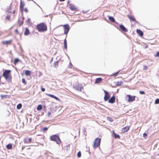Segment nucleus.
<instances>
[{
  "label": "nucleus",
  "instance_id": "1",
  "mask_svg": "<svg viewBox=\"0 0 159 159\" xmlns=\"http://www.w3.org/2000/svg\"><path fill=\"white\" fill-rule=\"evenodd\" d=\"M36 28L39 32H44L47 30V25L43 23H41L37 25Z\"/></svg>",
  "mask_w": 159,
  "mask_h": 159
},
{
  "label": "nucleus",
  "instance_id": "2",
  "mask_svg": "<svg viewBox=\"0 0 159 159\" xmlns=\"http://www.w3.org/2000/svg\"><path fill=\"white\" fill-rule=\"evenodd\" d=\"M11 70H5L3 72L2 76L7 80L11 81L12 77L11 75Z\"/></svg>",
  "mask_w": 159,
  "mask_h": 159
},
{
  "label": "nucleus",
  "instance_id": "3",
  "mask_svg": "<svg viewBox=\"0 0 159 159\" xmlns=\"http://www.w3.org/2000/svg\"><path fill=\"white\" fill-rule=\"evenodd\" d=\"M50 139L52 141L55 142L58 144H60L61 142L59 136L57 134H54L51 136L50 137Z\"/></svg>",
  "mask_w": 159,
  "mask_h": 159
},
{
  "label": "nucleus",
  "instance_id": "4",
  "mask_svg": "<svg viewBox=\"0 0 159 159\" xmlns=\"http://www.w3.org/2000/svg\"><path fill=\"white\" fill-rule=\"evenodd\" d=\"M101 140V139H99L98 138H96L95 139L93 145V147L94 148H97L100 146Z\"/></svg>",
  "mask_w": 159,
  "mask_h": 159
},
{
  "label": "nucleus",
  "instance_id": "5",
  "mask_svg": "<svg viewBox=\"0 0 159 159\" xmlns=\"http://www.w3.org/2000/svg\"><path fill=\"white\" fill-rule=\"evenodd\" d=\"M104 92L105 93L104 99L105 101H107L109 99L110 97V95L108 92L104 90Z\"/></svg>",
  "mask_w": 159,
  "mask_h": 159
},
{
  "label": "nucleus",
  "instance_id": "6",
  "mask_svg": "<svg viewBox=\"0 0 159 159\" xmlns=\"http://www.w3.org/2000/svg\"><path fill=\"white\" fill-rule=\"evenodd\" d=\"M82 11L84 14H85V15H84V16L87 18H88L91 16V13L89 12V9H84Z\"/></svg>",
  "mask_w": 159,
  "mask_h": 159
},
{
  "label": "nucleus",
  "instance_id": "7",
  "mask_svg": "<svg viewBox=\"0 0 159 159\" xmlns=\"http://www.w3.org/2000/svg\"><path fill=\"white\" fill-rule=\"evenodd\" d=\"M64 34L67 35L70 30V26L68 24L63 25Z\"/></svg>",
  "mask_w": 159,
  "mask_h": 159
},
{
  "label": "nucleus",
  "instance_id": "8",
  "mask_svg": "<svg viewBox=\"0 0 159 159\" xmlns=\"http://www.w3.org/2000/svg\"><path fill=\"white\" fill-rule=\"evenodd\" d=\"M126 98H128L127 101L129 102H131L135 100V96H132L130 95H126Z\"/></svg>",
  "mask_w": 159,
  "mask_h": 159
},
{
  "label": "nucleus",
  "instance_id": "9",
  "mask_svg": "<svg viewBox=\"0 0 159 159\" xmlns=\"http://www.w3.org/2000/svg\"><path fill=\"white\" fill-rule=\"evenodd\" d=\"M127 17L130 20V22H134L136 23H138V22L136 20L134 16L128 15Z\"/></svg>",
  "mask_w": 159,
  "mask_h": 159
},
{
  "label": "nucleus",
  "instance_id": "10",
  "mask_svg": "<svg viewBox=\"0 0 159 159\" xmlns=\"http://www.w3.org/2000/svg\"><path fill=\"white\" fill-rule=\"evenodd\" d=\"M130 126H126L125 127L122 128L121 129V132L122 133H125L127 132L129 129Z\"/></svg>",
  "mask_w": 159,
  "mask_h": 159
},
{
  "label": "nucleus",
  "instance_id": "11",
  "mask_svg": "<svg viewBox=\"0 0 159 159\" xmlns=\"http://www.w3.org/2000/svg\"><path fill=\"white\" fill-rule=\"evenodd\" d=\"M69 8L70 10L73 11H75L77 10V8H76L75 5L72 4H70L69 5Z\"/></svg>",
  "mask_w": 159,
  "mask_h": 159
},
{
  "label": "nucleus",
  "instance_id": "12",
  "mask_svg": "<svg viewBox=\"0 0 159 159\" xmlns=\"http://www.w3.org/2000/svg\"><path fill=\"white\" fill-rule=\"evenodd\" d=\"M32 140L31 138H28L27 137H26L24 139V142L25 143H30L31 142Z\"/></svg>",
  "mask_w": 159,
  "mask_h": 159
},
{
  "label": "nucleus",
  "instance_id": "13",
  "mask_svg": "<svg viewBox=\"0 0 159 159\" xmlns=\"http://www.w3.org/2000/svg\"><path fill=\"white\" fill-rule=\"evenodd\" d=\"M12 42V40L11 39L8 41H3L2 42V44L4 45H9L11 44Z\"/></svg>",
  "mask_w": 159,
  "mask_h": 159
},
{
  "label": "nucleus",
  "instance_id": "14",
  "mask_svg": "<svg viewBox=\"0 0 159 159\" xmlns=\"http://www.w3.org/2000/svg\"><path fill=\"white\" fill-rule=\"evenodd\" d=\"M108 102L110 103H113L115 101V97L114 96L112 97L110 99L108 100Z\"/></svg>",
  "mask_w": 159,
  "mask_h": 159
},
{
  "label": "nucleus",
  "instance_id": "15",
  "mask_svg": "<svg viewBox=\"0 0 159 159\" xmlns=\"http://www.w3.org/2000/svg\"><path fill=\"white\" fill-rule=\"evenodd\" d=\"M119 27L122 31L125 32H127L128 31V30L126 28H125L123 25H120Z\"/></svg>",
  "mask_w": 159,
  "mask_h": 159
},
{
  "label": "nucleus",
  "instance_id": "16",
  "mask_svg": "<svg viewBox=\"0 0 159 159\" xmlns=\"http://www.w3.org/2000/svg\"><path fill=\"white\" fill-rule=\"evenodd\" d=\"M0 97L2 99H4L9 98L11 97V96L9 95L2 94L1 95Z\"/></svg>",
  "mask_w": 159,
  "mask_h": 159
},
{
  "label": "nucleus",
  "instance_id": "17",
  "mask_svg": "<svg viewBox=\"0 0 159 159\" xmlns=\"http://www.w3.org/2000/svg\"><path fill=\"white\" fill-rule=\"evenodd\" d=\"M46 95L47 96H48L49 97H50L54 98L56 100H57L59 101L60 100L59 98H57V97L55 96H54L52 94H48V93H46Z\"/></svg>",
  "mask_w": 159,
  "mask_h": 159
},
{
  "label": "nucleus",
  "instance_id": "18",
  "mask_svg": "<svg viewBox=\"0 0 159 159\" xmlns=\"http://www.w3.org/2000/svg\"><path fill=\"white\" fill-rule=\"evenodd\" d=\"M75 87L77 90L80 91H81L82 87L80 84H77L75 86Z\"/></svg>",
  "mask_w": 159,
  "mask_h": 159
},
{
  "label": "nucleus",
  "instance_id": "19",
  "mask_svg": "<svg viewBox=\"0 0 159 159\" xmlns=\"http://www.w3.org/2000/svg\"><path fill=\"white\" fill-rule=\"evenodd\" d=\"M24 3L23 2H21L20 3V8L21 12H23V11H24Z\"/></svg>",
  "mask_w": 159,
  "mask_h": 159
},
{
  "label": "nucleus",
  "instance_id": "20",
  "mask_svg": "<svg viewBox=\"0 0 159 159\" xmlns=\"http://www.w3.org/2000/svg\"><path fill=\"white\" fill-rule=\"evenodd\" d=\"M102 80L101 78H99L95 79V84H99L100 83Z\"/></svg>",
  "mask_w": 159,
  "mask_h": 159
},
{
  "label": "nucleus",
  "instance_id": "21",
  "mask_svg": "<svg viewBox=\"0 0 159 159\" xmlns=\"http://www.w3.org/2000/svg\"><path fill=\"white\" fill-rule=\"evenodd\" d=\"M137 33L140 36L142 37L143 35V32L140 30L137 29L136 30Z\"/></svg>",
  "mask_w": 159,
  "mask_h": 159
},
{
  "label": "nucleus",
  "instance_id": "22",
  "mask_svg": "<svg viewBox=\"0 0 159 159\" xmlns=\"http://www.w3.org/2000/svg\"><path fill=\"white\" fill-rule=\"evenodd\" d=\"M29 30L27 28H26L24 32V35H28L30 34Z\"/></svg>",
  "mask_w": 159,
  "mask_h": 159
},
{
  "label": "nucleus",
  "instance_id": "23",
  "mask_svg": "<svg viewBox=\"0 0 159 159\" xmlns=\"http://www.w3.org/2000/svg\"><path fill=\"white\" fill-rule=\"evenodd\" d=\"M112 133L114 134V137L115 139H120V136L119 135L117 134H116L114 130L112 131Z\"/></svg>",
  "mask_w": 159,
  "mask_h": 159
},
{
  "label": "nucleus",
  "instance_id": "24",
  "mask_svg": "<svg viewBox=\"0 0 159 159\" xmlns=\"http://www.w3.org/2000/svg\"><path fill=\"white\" fill-rule=\"evenodd\" d=\"M25 73L26 76H30L31 74V72L29 70H26L25 72Z\"/></svg>",
  "mask_w": 159,
  "mask_h": 159
},
{
  "label": "nucleus",
  "instance_id": "25",
  "mask_svg": "<svg viewBox=\"0 0 159 159\" xmlns=\"http://www.w3.org/2000/svg\"><path fill=\"white\" fill-rule=\"evenodd\" d=\"M64 48L65 49H66L67 48V41H66V39H65L64 40Z\"/></svg>",
  "mask_w": 159,
  "mask_h": 159
},
{
  "label": "nucleus",
  "instance_id": "26",
  "mask_svg": "<svg viewBox=\"0 0 159 159\" xmlns=\"http://www.w3.org/2000/svg\"><path fill=\"white\" fill-rule=\"evenodd\" d=\"M58 65V61H57L55 62L53 64V66L55 68H57Z\"/></svg>",
  "mask_w": 159,
  "mask_h": 159
},
{
  "label": "nucleus",
  "instance_id": "27",
  "mask_svg": "<svg viewBox=\"0 0 159 159\" xmlns=\"http://www.w3.org/2000/svg\"><path fill=\"white\" fill-rule=\"evenodd\" d=\"M108 19L111 22H115V19L112 17L109 16L108 17Z\"/></svg>",
  "mask_w": 159,
  "mask_h": 159
},
{
  "label": "nucleus",
  "instance_id": "28",
  "mask_svg": "<svg viewBox=\"0 0 159 159\" xmlns=\"http://www.w3.org/2000/svg\"><path fill=\"white\" fill-rule=\"evenodd\" d=\"M42 109V107L41 105H39L37 107V109L38 111H40Z\"/></svg>",
  "mask_w": 159,
  "mask_h": 159
},
{
  "label": "nucleus",
  "instance_id": "29",
  "mask_svg": "<svg viewBox=\"0 0 159 159\" xmlns=\"http://www.w3.org/2000/svg\"><path fill=\"white\" fill-rule=\"evenodd\" d=\"M12 144H9L7 145L6 148L8 149H11L12 148Z\"/></svg>",
  "mask_w": 159,
  "mask_h": 159
},
{
  "label": "nucleus",
  "instance_id": "30",
  "mask_svg": "<svg viewBox=\"0 0 159 159\" xmlns=\"http://www.w3.org/2000/svg\"><path fill=\"white\" fill-rule=\"evenodd\" d=\"M11 19V16L10 15H7L5 17V20H10Z\"/></svg>",
  "mask_w": 159,
  "mask_h": 159
},
{
  "label": "nucleus",
  "instance_id": "31",
  "mask_svg": "<svg viewBox=\"0 0 159 159\" xmlns=\"http://www.w3.org/2000/svg\"><path fill=\"white\" fill-rule=\"evenodd\" d=\"M18 24L20 26L23 24V22L22 21L19 20L18 21Z\"/></svg>",
  "mask_w": 159,
  "mask_h": 159
},
{
  "label": "nucleus",
  "instance_id": "32",
  "mask_svg": "<svg viewBox=\"0 0 159 159\" xmlns=\"http://www.w3.org/2000/svg\"><path fill=\"white\" fill-rule=\"evenodd\" d=\"M20 60L18 58H16L15 59L14 63L15 65Z\"/></svg>",
  "mask_w": 159,
  "mask_h": 159
},
{
  "label": "nucleus",
  "instance_id": "33",
  "mask_svg": "<svg viewBox=\"0 0 159 159\" xmlns=\"http://www.w3.org/2000/svg\"><path fill=\"white\" fill-rule=\"evenodd\" d=\"M107 119L110 122H112L113 121V119L110 117H107Z\"/></svg>",
  "mask_w": 159,
  "mask_h": 159
},
{
  "label": "nucleus",
  "instance_id": "34",
  "mask_svg": "<svg viewBox=\"0 0 159 159\" xmlns=\"http://www.w3.org/2000/svg\"><path fill=\"white\" fill-rule=\"evenodd\" d=\"M77 156L78 158H80L81 157V151H79L77 153Z\"/></svg>",
  "mask_w": 159,
  "mask_h": 159
},
{
  "label": "nucleus",
  "instance_id": "35",
  "mask_svg": "<svg viewBox=\"0 0 159 159\" xmlns=\"http://www.w3.org/2000/svg\"><path fill=\"white\" fill-rule=\"evenodd\" d=\"M22 104H18L17 106V108L18 109H20L22 107Z\"/></svg>",
  "mask_w": 159,
  "mask_h": 159
},
{
  "label": "nucleus",
  "instance_id": "36",
  "mask_svg": "<svg viewBox=\"0 0 159 159\" xmlns=\"http://www.w3.org/2000/svg\"><path fill=\"white\" fill-rule=\"evenodd\" d=\"M22 82L25 84L26 85L27 84L26 82L25 81V79L23 78L22 80Z\"/></svg>",
  "mask_w": 159,
  "mask_h": 159
},
{
  "label": "nucleus",
  "instance_id": "37",
  "mask_svg": "<svg viewBox=\"0 0 159 159\" xmlns=\"http://www.w3.org/2000/svg\"><path fill=\"white\" fill-rule=\"evenodd\" d=\"M119 71H118L117 72H116V73H115L113 74L112 75V76H114L116 77V76L118 74V73H119Z\"/></svg>",
  "mask_w": 159,
  "mask_h": 159
},
{
  "label": "nucleus",
  "instance_id": "38",
  "mask_svg": "<svg viewBox=\"0 0 159 159\" xmlns=\"http://www.w3.org/2000/svg\"><path fill=\"white\" fill-rule=\"evenodd\" d=\"M155 103L157 104L159 103V99H156L155 102Z\"/></svg>",
  "mask_w": 159,
  "mask_h": 159
},
{
  "label": "nucleus",
  "instance_id": "39",
  "mask_svg": "<svg viewBox=\"0 0 159 159\" xmlns=\"http://www.w3.org/2000/svg\"><path fill=\"white\" fill-rule=\"evenodd\" d=\"M148 69V67L146 66H144L143 67V69L144 70H146Z\"/></svg>",
  "mask_w": 159,
  "mask_h": 159
},
{
  "label": "nucleus",
  "instance_id": "40",
  "mask_svg": "<svg viewBox=\"0 0 159 159\" xmlns=\"http://www.w3.org/2000/svg\"><path fill=\"white\" fill-rule=\"evenodd\" d=\"M139 92L141 94H144L145 93L143 91H140Z\"/></svg>",
  "mask_w": 159,
  "mask_h": 159
},
{
  "label": "nucleus",
  "instance_id": "41",
  "mask_svg": "<svg viewBox=\"0 0 159 159\" xmlns=\"http://www.w3.org/2000/svg\"><path fill=\"white\" fill-rule=\"evenodd\" d=\"M48 129V128H47V127H44L43 128V130L44 131H46Z\"/></svg>",
  "mask_w": 159,
  "mask_h": 159
},
{
  "label": "nucleus",
  "instance_id": "42",
  "mask_svg": "<svg viewBox=\"0 0 159 159\" xmlns=\"http://www.w3.org/2000/svg\"><path fill=\"white\" fill-rule=\"evenodd\" d=\"M147 134L146 133H144L143 134V136L144 137H146L147 136Z\"/></svg>",
  "mask_w": 159,
  "mask_h": 159
},
{
  "label": "nucleus",
  "instance_id": "43",
  "mask_svg": "<svg viewBox=\"0 0 159 159\" xmlns=\"http://www.w3.org/2000/svg\"><path fill=\"white\" fill-rule=\"evenodd\" d=\"M24 10L25 11L26 13H27L28 12V10L27 8H25Z\"/></svg>",
  "mask_w": 159,
  "mask_h": 159
},
{
  "label": "nucleus",
  "instance_id": "44",
  "mask_svg": "<svg viewBox=\"0 0 159 159\" xmlns=\"http://www.w3.org/2000/svg\"><path fill=\"white\" fill-rule=\"evenodd\" d=\"M41 90L42 91L44 92L45 91V89L44 88L41 87Z\"/></svg>",
  "mask_w": 159,
  "mask_h": 159
},
{
  "label": "nucleus",
  "instance_id": "45",
  "mask_svg": "<svg viewBox=\"0 0 159 159\" xmlns=\"http://www.w3.org/2000/svg\"><path fill=\"white\" fill-rule=\"evenodd\" d=\"M15 32L17 34H19V32L18 31V30L17 29H16L15 30Z\"/></svg>",
  "mask_w": 159,
  "mask_h": 159
},
{
  "label": "nucleus",
  "instance_id": "46",
  "mask_svg": "<svg viewBox=\"0 0 159 159\" xmlns=\"http://www.w3.org/2000/svg\"><path fill=\"white\" fill-rule=\"evenodd\" d=\"M156 56L157 57H159V52H158L157 53Z\"/></svg>",
  "mask_w": 159,
  "mask_h": 159
},
{
  "label": "nucleus",
  "instance_id": "47",
  "mask_svg": "<svg viewBox=\"0 0 159 159\" xmlns=\"http://www.w3.org/2000/svg\"><path fill=\"white\" fill-rule=\"evenodd\" d=\"M65 0H59V1L60 2H63L65 1Z\"/></svg>",
  "mask_w": 159,
  "mask_h": 159
},
{
  "label": "nucleus",
  "instance_id": "48",
  "mask_svg": "<svg viewBox=\"0 0 159 159\" xmlns=\"http://www.w3.org/2000/svg\"><path fill=\"white\" fill-rule=\"evenodd\" d=\"M16 12V11L15 10H14L13 12V14H15Z\"/></svg>",
  "mask_w": 159,
  "mask_h": 159
},
{
  "label": "nucleus",
  "instance_id": "49",
  "mask_svg": "<svg viewBox=\"0 0 159 159\" xmlns=\"http://www.w3.org/2000/svg\"><path fill=\"white\" fill-rule=\"evenodd\" d=\"M30 19H28V21H29V22H30Z\"/></svg>",
  "mask_w": 159,
  "mask_h": 159
},
{
  "label": "nucleus",
  "instance_id": "50",
  "mask_svg": "<svg viewBox=\"0 0 159 159\" xmlns=\"http://www.w3.org/2000/svg\"><path fill=\"white\" fill-rule=\"evenodd\" d=\"M30 149V148H29L28 149Z\"/></svg>",
  "mask_w": 159,
  "mask_h": 159
}]
</instances>
